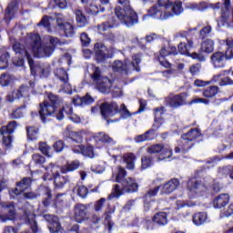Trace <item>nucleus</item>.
Instances as JSON below:
<instances>
[{
    "label": "nucleus",
    "instance_id": "obj_1",
    "mask_svg": "<svg viewBox=\"0 0 233 233\" xmlns=\"http://www.w3.org/2000/svg\"><path fill=\"white\" fill-rule=\"evenodd\" d=\"M26 46L36 56V57H50L56 50V46L61 45V41L56 36H47L46 42L41 44V36L38 34H28L26 36Z\"/></svg>",
    "mask_w": 233,
    "mask_h": 233
},
{
    "label": "nucleus",
    "instance_id": "obj_2",
    "mask_svg": "<svg viewBox=\"0 0 233 233\" xmlns=\"http://www.w3.org/2000/svg\"><path fill=\"white\" fill-rule=\"evenodd\" d=\"M115 181H116V183H120L122 187L119 185H115L111 194L109 195V199H112V198H121L123 194L137 192L139 188V185L137 182H136V179L127 177V170L121 167H117Z\"/></svg>",
    "mask_w": 233,
    "mask_h": 233
},
{
    "label": "nucleus",
    "instance_id": "obj_3",
    "mask_svg": "<svg viewBox=\"0 0 233 233\" xmlns=\"http://www.w3.org/2000/svg\"><path fill=\"white\" fill-rule=\"evenodd\" d=\"M46 97L47 100H45L43 104H40L39 116L43 123L46 122V117L52 116L56 112V108L61 106L62 100L55 94L46 93Z\"/></svg>",
    "mask_w": 233,
    "mask_h": 233
},
{
    "label": "nucleus",
    "instance_id": "obj_4",
    "mask_svg": "<svg viewBox=\"0 0 233 233\" xmlns=\"http://www.w3.org/2000/svg\"><path fill=\"white\" fill-rule=\"evenodd\" d=\"M100 112L102 117L104 119H108V117H112L113 116H116L117 112L121 114V116L123 119H128V117H132V116H136L134 113H130L128 108H127V106L125 104H122L119 106H117V104L116 102H112L111 104L104 103L100 106Z\"/></svg>",
    "mask_w": 233,
    "mask_h": 233
},
{
    "label": "nucleus",
    "instance_id": "obj_5",
    "mask_svg": "<svg viewBox=\"0 0 233 233\" xmlns=\"http://www.w3.org/2000/svg\"><path fill=\"white\" fill-rule=\"evenodd\" d=\"M134 62L126 59L124 62L121 60H116L113 64V70L120 74V76H130L134 70L136 72H141V67H139V63L141 59L137 56H133Z\"/></svg>",
    "mask_w": 233,
    "mask_h": 233
},
{
    "label": "nucleus",
    "instance_id": "obj_6",
    "mask_svg": "<svg viewBox=\"0 0 233 233\" xmlns=\"http://www.w3.org/2000/svg\"><path fill=\"white\" fill-rule=\"evenodd\" d=\"M115 14L116 17L128 28H130V26H134V25H137L138 21L137 14L132 7L121 8L120 6H117L115 9Z\"/></svg>",
    "mask_w": 233,
    "mask_h": 233
},
{
    "label": "nucleus",
    "instance_id": "obj_7",
    "mask_svg": "<svg viewBox=\"0 0 233 233\" xmlns=\"http://www.w3.org/2000/svg\"><path fill=\"white\" fill-rule=\"evenodd\" d=\"M13 50L16 56H18V58L15 57L13 59V65H15V66H23V65H25V57H26L30 66L34 65V58H32L28 50L25 49V46L21 45V43L15 42L13 45Z\"/></svg>",
    "mask_w": 233,
    "mask_h": 233
},
{
    "label": "nucleus",
    "instance_id": "obj_8",
    "mask_svg": "<svg viewBox=\"0 0 233 233\" xmlns=\"http://www.w3.org/2000/svg\"><path fill=\"white\" fill-rule=\"evenodd\" d=\"M151 16L155 17V19H168L170 17H174V15H180V14H183V5L181 4V1H176L172 5V12H165L162 13L159 9H157V5H154L151 9Z\"/></svg>",
    "mask_w": 233,
    "mask_h": 233
},
{
    "label": "nucleus",
    "instance_id": "obj_9",
    "mask_svg": "<svg viewBox=\"0 0 233 233\" xmlns=\"http://www.w3.org/2000/svg\"><path fill=\"white\" fill-rule=\"evenodd\" d=\"M177 187H179V180L173 178L164 185L149 189L145 198H154V196H157V192H159V188H161V194H172Z\"/></svg>",
    "mask_w": 233,
    "mask_h": 233
},
{
    "label": "nucleus",
    "instance_id": "obj_10",
    "mask_svg": "<svg viewBox=\"0 0 233 233\" xmlns=\"http://www.w3.org/2000/svg\"><path fill=\"white\" fill-rule=\"evenodd\" d=\"M73 219L76 223H85L88 221V206L85 204H76L74 208Z\"/></svg>",
    "mask_w": 233,
    "mask_h": 233
},
{
    "label": "nucleus",
    "instance_id": "obj_11",
    "mask_svg": "<svg viewBox=\"0 0 233 233\" xmlns=\"http://www.w3.org/2000/svg\"><path fill=\"white\" fill-rule=\"evenodd\" d=\"M91 78L93 79L94 83L96 85H99L101 88H110V86L112 85V80H110L106 76H101V68L95 67L94 73L91 76Z\"/></svg>",
    "mask_w": 233,
    "mask_h": 233
},
{
    "label": "nucleus",
    "instance_id": "obj_12",
    "mask_svg": "<svg viewBox=\"0 0 233 233\" xmlns=\"http://www.w3.org/2000/svg\"><path fill=\"white\" fill-rule=\"evenodd\" d=\"M62 168L63 167H59L58 165L50 163L47 167H46L44 181H52V179L57 177L60 172H63Z\"/></svg>",
    "mask_w": 233,
    "mask_h": 233
},
{
    "label": "nucleus",
    "instance_id": "obj_13",
    "mask_svg": "<svg viewBox=\"0 0 233 233\" xmlns=\"http://www.w3.org/2000/svg\"><path fill=\"white\" fill-rule=\"evenodd\" d=\"M108 57V49L101 43L95 44V59L97 63H103Z\"/></svg>",
    "mask_w": 233,
    "mask_h": 233
},
{
    "label": "nucleus",
    "instance_id": "obj_14",
    "mask_svg": "<svg viewBox=\"0 0 233 233\" xmlns=\"http://www.w3.org/2000/svg\"><path fill=\"white\" fill-rule=\"evenodd\" d=\"M44 218L47 221L48 228L50 233H59L61 232V224L59 223V218L53 215H45Z\"/></svg>",
    "mask_w": 233,
    "mask_h": 233
},
{
    "label": "nucleus",
    "instance_id": "obj_15",
    "mask_svg": "<svg viewBox=\"0 0 233 233\" xmlns=\"http://www.w3.org/2000/svg\"><path fill=\"white\" fill-rule=\"evenodd\" d=\"M25 218L27 219V223H29L31 229L23 231L22 233H37L39 232V228H37V222H35V215L32 212L25 211Z\"/></svg>",
    "mask_w": 233,
    "mask_h": 233
},
{
    "label": "nucleus",
    "instance_id": "obj_16",
    "mask_svg": "<svg viewBox=\"0 0 233 233\" xmlns=\"http://www.w3.org/2000/svg\"><path fill=\"white\" fill-rule=\"evenodd\" d=\"M226 55L221 52H216L211 56V63L215 68H225Z\"/></svg>",
    "mask_w": 233,
    "mask_h": 233
},
{
    "label": "nucleus",
    "instance_id": "obj_17",
    "mask_svg": "<svg viewBox=\"0 0 233 233\" xmlns=\"http://www.w3.org/2000/svg\"><path fill=\"white\" fill-rule=\"evenodd\" d=\"M187 188L191 194L192 192H194L195 194L199 195H201V192L207 190V187L198 182V179L196 178L189 179V181L187 182Z\"/></svg>",
    "mask_w": 233,
    "mask_h": 233
},
{
    "label": "nucleus",
    "instance_id": "obj_18",
    "mask_svg": "<svg viewBox=\"0 0 233 233\" xmlns=\"http://www.w3.org/2000/svg\"><path fill=\"white\" fill-rule=\"evenodd\" d=\"M31 183L32 179L30 177L24 178L21 182L17 183L15 189L10 192V195L15 194V196H19L21 192H25V190L30 188Z\"/></svg>",
    "mask_w": 233,
    "mask_h": 233
},
{
    "label": "nucleus",
    "instance_id": "obj_19",
    "mask_svg": "<svg viewBox=\"0 0 233 233\" xmlns=\"http://www.w3.org/2000/svg\"><path fill=\"white\" fill-rule=\"evenodd\" d=\"M230 201V197L228 194H220L213 200V207L215 208H223L227 207Z\"/></svg>",
    "mask_w": 233,
    "mask_h": 233
},
{
    "label": "nucleus",
    "instance_id": "obj_20",
    "mask_svg": "<svg viewBox=\"0 0 233 233\" xmlns=\"http://www.w3.org/2000/svg\"><path fill=\"white\" fill-rule=\"evenodd\" d=\"M210 221L208 219V214L207 212H198L193 216V223L197 225V227H200V225H205V223H208Z\"/></svg>",
    "mask_w": 233,
    "mask_h": 233
},
{
    "label": "nucleus",
    "instance_id": "obj_21",
    "mask_svg": "<svg viewBox=\"0 0 233 233\" xmlns=\"http://www.w3.org/2000/svg\"><path fill=\"white\" fill-rule=\"evenodd\" d=\"M56 77L63 83L65 88H69L70 83H68V73H66L63 68L56 69L54 72Z\"/></svg>",
    "mask_w": 233,
    "mask_h": 233
},
{
    "label": "nucleus",
    "instance_id": "obj_22",
    "mask_svg": "<svg viewBox=\"0 0 233 233\" xmlns=\"http://www.w3.org/2000/svg\"><path fill=\"white\" fill-rule=\"evenodd\" d=\"M168 105L172 108H177V106L185 105V96L182 95L171 96L168 97Z\"/></svg>",
    "mask_w": 233,
    "mask_h": 233
},
{
    "label": "nucleus",
    "instance_id": "obj_23",
    "mask_svg": "<svg viewBox=\"0 0 233 233\" xmlns=\"http://www.w3.org/2000/svg\"><path fill=\"white\" fill-rule=\"evenodd\" d=\"M74 105L76 106H83V105H92L94 103V97H92L89 94H86L85 96H76L73 99Z\"/></svg>",
    "mask_w": 233,
    "mask_h": 233
},
{
    "label": "nucleus",
    "instance_id": "obj_24",
    "mask_svg": "<svg viewBox=\"0 0 233 233\" xmlns=\"http://www.w3.org/2000/svg\"><path fill=\"white\" fill-rule=\"evenodd\" d=\"M199 136H201V133L198 129H191L182 136L184 145H188V141H194V139H198Z\"/></svg>",
    "mask_w": 233,
    "mask_h": 233
},
{
    "label": "nucleus",
    "instance_id": "obj_25",
    "mask_svg": "<svg viewBox=\"0 0 233 233\" xmlns=\"http://www.w3.org/2000/svg\"><path fill=\"white\" fill-rule=\"evenodd\" d=\"M155 124L154 127L159 128L163 123V115L165 114V107L160 106L154 109Z\"/></svg>",
    "mask_w": 233,
    "mask_h": 233
},
{
    "label": "nucleus",
    "instance_id": "obj_26",
    "mask_svg": "<svg viewBox=\"0 0 233 233\" xmlns=\"http://www.w3.org/2000/svg\"><path fill=\"white\" fill-rule=\"evenodd\" d=\"M193 46H194V42L192 40H187V45L181 42L178 45V52L182 56H188L190 54V50H192Z\"/></svg>",
    "mask_w": 233,
    "mask_h": 233
},
{
    "label": "nucleus",
    "instance_id": "obj_27",
    "mask_svg": "<svg viewBox=\"0 0 233 233\" xmlns=\"http://www.w3.org/2000/svg\"><path fill=\"white\" fill-rule=\"evenodd\" d=\"M123 159L127 165V168L128 170H134V167H136V155L133 153L125 154Z\"/></svg>",
    "mask_w": 233,
    "mask_h": 233
},
{
    "label": "nucleus",
    "instance_id": "obj_28",
    "mask_svg": "<svg viewBox=\"0 0 233 233\" xmlns=\"http://www.w3.org/2000/svg\"><path fill=\"white\" fill-rule=\"evenodd\" d=\"M95 141L101 143H108L109 145H116L114 138L110 137L108 135L105 133H96L94 136Z\"/></svg>",
    "mask_w": 233,
    "mask_h": 233
},
{
    "label": "nucleus",
    "instance_id": "obj_29",
    "mask_svg": "<svg viewBox=\"0 0 233 233\" xmlns=\"http://www.w3.org/2000/svg\"><path fill=\"white\" fill-rule=\"evenodd\" d=\"M200 50L205 54H212L214 52V40L208 38L204 40L201 43Z\"/></svg>",
    "mask_w": 233,
    "mask_h": 233
},
{
    "label": "nucleus",
    "instance_id": "obj_30",
    "mask_svg": "<svg viewBox=\"0 0 233 233\" xmlns=\"http://www.w3.org/2000/svg\"><path fill=\"white\" fill-rule=\"evenodd\" d=\"M153 221L157 223V225H161L162 227H165V225L168 223L167 213L165 212L157 213L153 218Z\"/></svg>",
    "mask_w": 233,
    "mask_h": 233
},
{
    "label": "nucleus",
    "instance_id": "obj_31",
    "mask_svg": "<svg viewBox=\"0 0 233 233\" xmlns=\"http://www.w3.org/2000/svg\"><path fill=\"white\" fill-rule=\"evenodd\" d=\"M81 167V163L78 160H75L66 166L62 167V174H66L68 172H74V170H77Z\"/></svg>",
    "mask_w": 233,
    "mask_h": 233
},
{
    "label": "nucleus",
    "instance_id": "obj_32",
    "mask_svg": "<svg viewBox=\"0 0 233 233\" xmlns=\"http://www.w3.org/2000/svg\"><path fill=\"white\" fill-rule=\"evenodd\" d=\"M26 89H14L11 93H9L6 96V100L9 103H14V99H19V97H23V93Z\"/></svg>",
    "mask_w": 233,
    "mask_h": 233
},
{
    "label": "nucleus",
    "instance_id": "obj_33",
    "mask_svg": "<svg viewBox=\"0 0 233 233\" xmlns=\"http://www.w3.org/2000/svg\"><path fill=\"white\" fill-rule=\"evenodd\" d=\"M65 114L66 116H70L72 114V105L71 104H66L62 110H60L58 112V114L56 115V118L58 119V121H61L62 119L65 118Z\"/></svg>",
    "mask_w": 233,
    "mask_h": 233
},
{
    "label": "nucleus",
    "instance_id": "obj_34",
    "mask_svg": "<svg viewBox=\"0 0 233 233\" xmlns=\"http://www.w3.org/2000/svg\"><path fill=\"white\" fill-rule=\"evenodd\" d=\"M85 136L84 130L79 131H71L69 133V137L74 141L75 143H83V137Z\"/></svg>",
    "mask_w": 233,
    "mask_h": 233
},
{
    "label": "nucleus",
    "instance_id": "obj_35",
    "mask_svg": "<svg viewBox=\"0 0 233 233\" xmlns=\"http://www.w3.org/2000/svg\"><path fill=\"white\" fill-rule=\"evenodd\" d=\"M76 19L78 26L83 27L86 25V16L83 14L81 9L75 10Z\"/></svg>",
    "mask_w": 233,
    "mask_h": 233
},
{
    "label": "nucleus",
    "instance_id": "obj_36",
    "mask_svg": "<svg viewBox=\"0 0 233 233\" xmlns=\"http://www.w3.org/2000/svg\"><path fill=\"white\" fill-rule=\"evenodd\" d=\"M160 152L161 153L158 157V161H165V159H169V157H172V149L169 146H163V148Z\"/></svg>",
    "mask_w": 233,
    "mask_h": 233
},
{
    "label": "nucleus",
    "instance_id": "obj_37",
    "mask_svg": "<svg viewBox=\"0 0 233 233\" xmlns=\"http://www.w3.org/2000/svg\"><path fill=\"white\" fill-rule=\"evenodd\" d=\"M15 127H17V122L15 121L10 122L6 127H2L0 129L1 136H5V134H14Z\"/></svg>",
    "mask_w": 233,
    "mask_h": 233
},
{
    "label": "nucleus",
    "instance_id": "obj_38",
    "mask_svg": "<svg viewBox=\"0 0 233 233\" xmlns=\"http://www.w3.org/2000/svg\"><path fill=\"white\" fill-rule=\"evenodd\" d=\"M150 139H154V131H147L143 135H139L135 137V141L137 143H143V141H150Z\"/></svg>",
    "mask_w": 233,
    "mask_h": 233
},
{
    "label": "nucleus",
    "instance_id": "obj_39",
    "mask_svg": "<svg viewBox=\"0 0 233 233\" xmlns=\"http://www.w3.org/2000/svg\"><path fill=\"white\" fill-rule=\"evenodd\" d=\"M116 26V20L111 19L110 21L104 22L101 25H98L97 28L100 34L102 32H106V30H110V28H114Z\"/></svg>",
    "mask_w": 233,
    "mask_h": 233
},
{
    "label": "nucleus",
    "instance_id": "obj_40",
    "mask_svg": "<svg viewBox=\"0 0 233 233\" xmlns=\"http://www.w3.org/2000/svg\"><path fill=\"white\" fill-rule=\"evenodd\" d=\"M186 8L187 10H198V11H203L205 8H207V4L205 2H200V3H189L186 5Z\"/></svg>",
    "mask_w": 233,
    "mask_h": 233
},
{
    "label": "nucleus",
    "instance_id": "obj_41",
    "mask_svg": "<svg viewBox=\"0 0 233 233\" xmlns=\"http://www.w3.org/2000/svg\"><path fill=\"white\" fill-rule=\"evenodd\" d=\"M60 30H63L66 37H72L74 34H76V31H74V25L70 23H65L64 26L60 27Z\"/></svg>",
    "mask_w": 233,
    "mask_h": 233
},
{
    "label": "nucleus",
    "instance_id": "obj_42",
    "mask_svg": "<svg viewBox=\"0 0 233 233\" xmlns=\"http://www.w3.org/2000/svg\"><path fill=\"white\" fill-rule=\"evenodd\" d=\"M8 59H10V54L8 52L1 53L0 51V70L8 66Z\"/></svg>",
    "mask_w": 233,
    "mask_h": 233
},
{
    "label": "nucleus",
    "instance_id": "obj_43",
    "mask_svg": "<svg viewBox=\"0 0 233 233\" xmlns=\"http://www.w3.org/2000/svg\"><path fill=\"white\" fill-rule=\"evenodd\" d=\"M230 9V0H224L223 8H221V17L224 21L228 19V10Z\"/></svg>",
    "mask_w": 233,
    "mask_h": 233
},
{
    "label": "nucleus",
    "instance_id": "obj_44",
    "mask_svg": "<svg viewBox=\"0 0 233 233\" xmlns=\"http://www.w3.org/2000/svg\"><path fill=\"white\" fill-rule=\"evenodd\" d=\"M53 179H55V187L56 188H63L65 185L66 184V178L63 176L56 175Z\"/></svg>",
    "mask_w": 233,
    "mask_h": 233
},
{
    "label": "nucleus",
    "instance_id": "obj_45",
    "mask_svg": "<svg viewBox=\"0 0 233 233\" xmlns=\"http://www.w3.org/2000/svg\"><path fill=\"white\" fill-rule=\"evenodd\" d=\"M74 192H76L80 198H86L88 196V188L83 185L75 187Z\"/></svg>",
    "mask_w": 233,
    "mask_h": 233
},
{
    "label": "nucleus",
    "instance_id": "obj_46",
    "mask_svg": "<svg viewBox=\"0 0 233 233\" xmlns=\"http://www.w3.org/2000/svg\"><path fill=\"white\" fill-rule=\"evenodd\" d=\"M39 132V129L35 127H27V137L31 141H34V139H37V133Z\"/></svg>",
    "mask_w": 233,
    "mask_h": 233
},
{
    "label": "nucleus",
    "instance_id": "obj_47",
    "mask_svg": "<svg viewBox=\"0 0 233 233\" xmlns=\"http://www.w3.org/2000/svg\"><path fill=\"white\" fill-rule=\"evenodd\" d=\"M39 150L44 154V156H47V157H52V155L50 154L51 147L46 144V142H41L39 144Z\"/></svg>",
    "mask_w": 233,
    "mask_h": 233
},
{
    "label": "nucleus",
    "instance_id": "obj_48",
    "mask_svg": "<svg viewBox=\"0 0 233 233\" xmlns=\"http://www.w3.org/2000/svg\"><path fill=\"white\" fill-rule=\"evenodd\" d=\"M50 19H52V17L45 15L40 23H38V26H44V28H46L47 32H52L50 27Z\"/></svg>",
    "mask_w": 233,
    "mask_h": 233
},
{
    "label": "nucleus",
    "instance_id": "obj_49",
    "mask_svg": "<svg viewBox=\"0 0 233 233\" xmlns=\"http://www.w3.org/2000/svg\"><path fill=\"white\" fill-rule=\"evenodd\" d=\"M190 146L188 144H184L183 140L181 144H179L177 147H175L176 154H185L187 150H189Z\"/></svg>",
    "mask_w": 233,
    "mask_h": 233
},
{
    "label": "nucleus",
    "instance_id": "obj_50",
    "mask_svg": "<svg viewBox=\"0 0 233 233\" xmlns=\"http://www.w3.org/2000/svg\"><path fill=\"white\" fill-rule=\"evenodd\" d=\"M163 150V146L161 144L152 145L147 147L148 154H159Z\"/></svg>",
    "mask_w": 233,
    "mask_h": 233
},
{
    "label": "nucleus",
    "instance_id": "obj_51",
    "mask_svg": "<svg viewBox=\"0 0 233 233\" xmlns=\"http://www.w3.org/2000/svg\"><path fill=\"white\" fill-rule=\"evenodd\" d=\"M32 159L33 163H35V165H38V167H41V165L46 161V158L39 154L33 155Z\"/></svg>",
    "mask_w": 233,
    "mask_h": 233
},
{
    "label": "nucleus",
    "instance_id": "obj_52",
    "mask_svg": "<svg viewBox=\"0 0 233 233\" xmlns=\"http://www.w3.org/2000/svg\"><path fill=\"white\" fill-rule=\"evenodd\" d=\"M23 116H25V109L23 107H19L11 113L12 119H21Z\"/></svg>",
    "mask_w": 233,
    "mask_h": 233
},
{
    "label": "nucleus",
    "instance_id": "obj_53",
    "mask_svg": "<svg viewBox=\"0 0 233 233\" xmlns=\"http://www.w3.org/2000/svg\"><path fill=\"white\" fill-rule=\"evenodd\" d=\"M88 14H91L92 15H96L99 14V12H105V7L99 8V6L96 5H91L90 7L87 9Z\"/></svg>",
    "mask_w": 233,
    "mask_h": 233
},
{
    "label": "nucleus",
    "instance_id": "obj_54",
    "mask_svg": "<svg viewBox=\"0 0 233 233\" xmlns=\"http://www.w3.org/2000/svg\"><path fill=\"white\" fill-rule=\"evenodd\" d=\"M212 32V26L210 25H207L205 27H203L200 31H199V36L202 39H205V37H208V35H210Z\"/></svg>",
    "mask_w": 233,
    "mask_h": 233
},
{
    "label": "nucleus",
    "instance_id": "obj_55",
    "mask_svg": "<svg viewBox=\"0 0 233 233\" xmlns=\"http://www.w3.org/2000/svg\"><path fill=\"white\" fill-rule=\"evenodd\" d=\"M142 168L143 169H147L149 167H152V157H148V156H144L142 157Z\"/></svg>",
    "mask_w": 233,
    "mask_h": 233
},
{
    "label": "nucleus",
    "instance_id": "obj_56",
    "mask_svg": "<svg viewBox=\"0 0 233 233\" xmlns=\"http://www.w3.org/2000/svg\"><path fill=\"white\" fill-rule=\"evenodd\" d=\"M82 156H86V157H94V147L92 146L84 147V150Z\"/></svg>",
    "mask_w": 233,
    "mask_h": 233
},
{
    "label": "nucleus",
    "instance_id": "obj_57",
    "mask_svg": "<svg viewBox=\"0 0 233 233\" xmlns=\"http://www.w3.org/2000/svg\"><path fill=\"white\" fill-rule=\"evenodd\" d=\"M177 208H184V207H196V202L192 201H183V200H177Z\"/></svg>",
    "mask_w": 233,
    "mask_h": 233
},
{
    "label": "nucleus",
    "instance_id": "obj_58",
    "mask_svg": "<svg viewBox=\"0 0 233 233\" xmlns=\"http://www.w3.org/2000/svg\"><path fill=\"white\" fill-rule=\"evenodd\" d=\"M217 94V88H207L203 91L204 97H214Z\"/></svg>",
    "mask_w": 233,
    "mask_h": 233
},
{
    "label": "nucleus",
    "instance_id": "obj_59",
    "mask_svg": "<svg viewBox=\"0 0 233 233\" xmlns=\"http://www.w3.org/2000/svg\"><path fill=\"white\" fill-rule=\"evenodd\" d=\"M56 23L59 28L64 26L65 23H67L66 17H65V15H63L62 14H56Z\"/></svg>",
    "mask_w": 233,
    "mask_h": 233
},
{
    "label": "nucleus",
    "instance_id": "obj_60",
    "mask_svg": "<svg viewBox=\"0 0 233 233\" xmlns=\"http://www.w3.org/2000/svg\"><path fill=\"white\" fill-rule=\"evenodd\" d=\"M10 85V77L6 74L0 76V86H8Z\"/></svg>",
    "mask_w": 233,
    "mask_h": 233
},
{
    "label": "nucleus",
    "instance_id": "obj_61",
    "mask_svg": "<svg viewBox=\"0 0 233 233\" xmlns=\"http://www.w3.org/2000/svg\"><path fill=\"white\" fill-rule=\"evenodd\" d=\"M80 40L83 46H88L90 45V38L88 37V35H86V33L81 34Z\"/></svg>",
    "mask_w": 233,
    "mask_h": 233
},
{
    "label": "nucleus",
    "instance_id": "obj_62",
    "mask_svg": "<svg viewBox=\"0 0 233 233\" xmlns=\"http://www.w3.org/2000/svg\"><path fill=\"white\" fill-rule=\"evenodd\" d=\"M106 198H100L98 201L95 203V210L96 212H99L102 210L103 207H105Z\"/></svg>",
    "mask_w": 233,
    "mask_h": 233
},
{
    "label": "nucleus",
    "instance_id": "obj_63",
    "mask_svg": "<svg viewBox=\"0 0 233 233\" xmlns=\"http://www.w3.org/2000/svg\"><path fill=\"white\" fill-rule=\"evenodd\" d=\"M233 214V202L228 206L226 212L221 213L220 218H230Z\"/></svg>",
    "mask_w": 233,
    "mask_h": 233
},
{
    "label": "nucleus",
    "instance_id": "obj_64",
    "mask_svg": "<svg viewBox=\"0 0 233 233\" xmlns=\"http://www.w3.org/2000/svg\"><path fill=\"white\" fill-rule=\"evenodd\" d=\"M226 59H233V46L228 47L225 52Z\"/></svg>",
    "mask_w": 233,
    "mask_h": 233
}]
</instances>
